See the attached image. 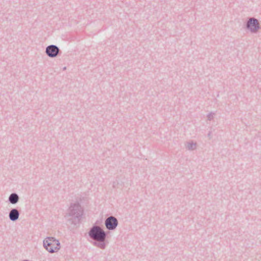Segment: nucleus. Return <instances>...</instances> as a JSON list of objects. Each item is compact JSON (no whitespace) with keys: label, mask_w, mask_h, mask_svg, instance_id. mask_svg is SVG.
<instances>
[{"label":"nucleus","mask_w":261,"mask_h":261,"mask_svg":"<svg viewBox=\"0 0 261 261\" xmlns=\"http://www.w3.org/2000/svg\"><path fill=\"white\" fill-rule=\"evenodd\" d=\"M89 237L93 240L107 238V234L100 226L94 225L88 232Z\"/></svg>","instance_id":"nucleus-3"},{"label":"nucleus","mask_w":261,"mask_h":261,"mask_svg":"<svg viewBox=\"0 0 261 261\" xmlns=\"http://www.w3.org/2000/svg\"><path fill=\"white\" fill-rule=\"evenodd\" d=\"M19 199L18 195L16 193H12L9 196L8 201L12 204H15L18 202Z\"/></svg>","instance_id":"nucleus-9"},{"label":"nucleus","mask_w":261,"mask_h":261,"mask_svg":"<svg viewBox=\"0 0 261 261\" xmlns=\"http://www.w3.org/2000/svg\"><path fill=\"white\" fill-rule=\"evenodd\" d=\"M60 50L56 45H49L46 47L45 53L49 58H56L59 54Z\"/></svg>","instance_id":"nucleus-6"},{"label":"nucleus","mask_w":261,"mask_h":261,"mask_svg":"<svg viewBox=\"0 0 261 261\" xmlns=\"http://www.w3.org/2000/svg\"><path fill=\"white\" fill-rule=\"evenodd\" d=\"M215 116V113L214 112H211L207 115V120L211 121L213 120Z\"/></svg>","instance_id":"nucleus-11"},{"label":"nucleus","mask_w":261,"mask_h":261,"mask_svg":"<svg viewBox=\"0 0 261 261\" xmlns=\"http://www.w3.org/2000/svg\"><path fill=\"white\" fill-rule=\"evenodd\" d=\"M43 246L49 253L57 252L61 248L58 240L54 237H47L43 241Z\"/></svg>","instance_id":"nucleus-2"},{"label":"nucleus","mask_w":261,"mask_h":261,"mask_svg":"<svg viewBox=\"0 0 261 261\" xmlns=\"http://www.w3.org/2000/svg\"><path fill=\"white\" fill-rule=\"evenodd\" d=\"M19 215L20 213L17 208H12L9 212V218L11 221L15 222L18 219Z\"/></svg>","instance_id":"nucleus-7"},{"label":"nucleus","mask_w":261,"mask_h":261,"mask_svg":"<svg viewBox=\"0 0 261 261\" xmlns=\"http://www.w3.org/2000/svg\"><path fill=\"white\" fill-rule=\"evenodd\" d=\"M83 210L79 202L72 203L68 210L67 216L71 217L73 221L72 223L75 224L79 223L82 217Z\"/></svg>","instance_id":"nucleus-1"},{"label":"nucleus","mask_w":261,"mask_h":261,"mask_svg":"<svg viewBox=\"0 0 261 261\" xmlns=\"http://www.w3.org/2000/svg\"><path fill=\"white\" fill-rule=\"evenodd\" d=\"M246 28L252 33H256L260 28L258 20L254 17H250L246 22Z\"/></svg>","instance_id":"nucleus-4"},{"label":"nucleus","mask_w":261,"mask_h":261,"mask_svg":"<svg viewBox=\"0 0 261 261\" xmlns=\"http://www.w3.org/2000/svg\"><path fill=\"white\" fill-rule=\"evenodd\" d=\"M105 224L109 230H113L117 227L118 221L116 217L111 216L106 219Z\"/></svg>","instance_id":"nucleus-5"},{"label":"nucleus","mask_w":261,"mask_h":261,"mask_svg":"<svg viewBox=\"0 0 261 261\" xmlns=\"http://www.w3.org/2000/svg\"><path fill=\"white\" fill-rule=\"evenodd\" d=\"M197 144L193 141H190L185 143L186 148L189 151H193L196 149Z\"/></svg>","instance_id":"nucleus-10"},{"label":"nucleus","mask_w":261,"mask_h":261,"mask_svg":"<svg viewBox=\"0 0 261 261\" xmlns=\"http://www.w3.org/2000/svg\"><path fill=\"white\" fill-rule=\"evenodd\" d=\"M66 67H64L63 69H64V70H65V69H66Z\"/></svg>","instance_id":"nucleus-13"},{"label":"nucleus","mask_w":261,"mask_h":261,"mask_svg":"<svg viewBox=\"0 0 261 261\" xmlns=\"http://www.w3.org/2000/svg\"><path fill=\"white\" fill-rule=\"evenodd\" d=\"M106 238L99 239L92 243V244L100 249H105L106 247V243L105 242Z\"/></svg>","instance_id":"nucleus-8"},{"label":"nucleus","mask_w":261,"mask_h":261,"mask_svg":"<svg viewBox=\"0 0 261 261\" xmlns=\"http://www.w3.org/2000/svg\"><path fill=\"white\" fill-rule=\"evenodd\" d=\"M207 137L210 138V139H211L212 138V132H210L208 134H207Z\"/></svg>","instance_id":"nucleus-12"}]
</instances>
